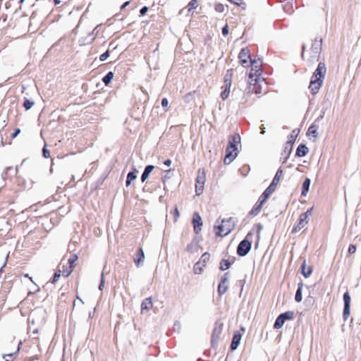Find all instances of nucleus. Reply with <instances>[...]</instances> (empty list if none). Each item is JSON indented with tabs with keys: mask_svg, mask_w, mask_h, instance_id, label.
<instances>
[{
	"mask_svg": "<svg viewBox=\"0 0 361 361\" xmlns=\"http://www.w3.org/2000/svg\"><path fill=\"white\" fill-rule=\"evenodd\" d=\"M240 142V136L238 133H235L228 139V145H231L233 149H237V145Z\"/></svg>",
	"mask_w": 361,
	"mask_h": 361,
	"instance_id": "18",
	"label": "nucleus"
},
{
	"mask_svg": "<svg viewBox=\"0 0 361 361\" xmlns=\"http://www.w3.org/2000/svg\"><path fill=\"white\" fill-rule=\"evenodd\" d=\"M356 250H357L356 246L355 245L351 244L348 247V252L349 254H353L356 252Z\"/></svg>",
	"mask_w": 361,
	"mask_h": 361,
	"instance_id": "44",
	"label": "nucleus"
},
{
	"mask_svg": "<svg viewBox=\"0 0 361 361\" xmlns=\"http://www.w3.org/2000/svg\"><path fill=\"white\" fill-rule=\"evenodd\" d=\"M255 226L257 228V235H258V237H259V233H260L261 231L263 228V226L261 224L259 223V224H256Z\"/></svg>",
	"mask_w": 361,
	"mask_h": 361,
	"instance_id": "49",
	"label": "nucleus"
},
{
	"mask_svg": "<svg viewBox=\"0 0 361 361\" xmlns=\"http://www.w3.org/2000/svg\"><path fill=\"white\" fill-rule=\"evenodd\" d=\"M241 334L239 332H236L232 338L231 343L230 345L231 350H235L238 347L240 340H241Z\"/></svg>",
	"mask_w": 361,
	"mask_h": 361,
	"instance_id": "17",
	"label": "nucleus"
},
{
	"mask_svg": "<svg viewBox=\"0 0 361 361\" xmlns=\"http://www.w3.org/2000/svg\"><path fill=\"white\" fill-rule=\"evenodd\" d=\"M229 92H230V91H228V90H224L221 92V99H222L223 100L226 99L228 97V96H229Z\"/></svg>",
	"mask_w": 361,
	"mask_h": 361,
	"instance_id": "43",
	"label": "nucleus"
},
{
	"mask_svg": "<svg viewBox=\"0 0 361 361\" xmlns=\"http://www.w3.org/2000/svg\"><path fill=\"white\" fill-rule=\"evenodd\" d=\"M289 156H287L286 155V157L284 158H283V161H282V163L284 164L285 162H286Z\"/></svg>",
	"mask_w": 361,
	"mask_h": 361,
	"instance_id": "61",
	"label": "nucleus"
},
{
	"mask_svg": "<svg viewBox=\"0 0 361 361\" xmlns=\"http://www.w3.org/2000/svg\"><path fill=\"white\" fill-rule=\"evenodd\" d=\"M260 129H261L260 134L264 135L265 133V127L264 126V125H262L260 126Z\"/></svg>",
	"mask_w": 361,
	"mask_h": 361,
	"instance_id": "56",
	"label": "nucleus"
},
{
	"mask_svg": "<svg viewBox=\"0 0 361 361\" xmlns=\"http://www.w3.org/2000/svg\"><path fill=\"white\" fill-rule=\"evenodd\" d=\"M312 211V208H310V209H307L305 212L302 213V214H305V218L307 219L308 216L310 215H311Z\"/></svg>",
	"mask_w": 361,
	"mask_h": 361,
	"instance_id": "51",
	"label": "nucleus"
},
{
	"mask_svg": "<svg viewBox=\"0 0 361 361\" xmlns=\"http://www.w3.org/2000/svg\"><path fill=\"white\" fill-rule=\"evenodd\" d=\"M129 4H130V1H126L121 6V10L122 11V10L125 9Z\"/></svg>",
	"mask_w": 361,
	"mask_h": 361,
	"instance_id": "53",
	"label": "nucleus"
},
{
	"mask_svg": "<svg viewBox=\"0 0 361 361\" xmlns=\"http://www.w3.org/2000/svg\"><path fill=\"white\" fill-rule=\"evenodd\" d=\"M34 104V102L25 98L23 106L25 109V110H29L33 106Z\"/></svg>",
	"mask_w": 361,
	"mask_h": 361,
	"instance_id": "36",
	"label": "nucleus"
},
{
	"mask_svg": "<svg viewBox=\"0 0 361 361\" xmlns=\"http://www.w3.org/2000/svg\"><path fill=\"white\" fill-rule=\"evenodd\" d=\"M165 172H166L165 176L162 177V180H163L164 182H165L166 179H168V178H171V176H170L171 170H167V171H166Z\"/></svg>",
	"mask_w": 361,
	"mask_h": 361,
	"instance_id": "48",
	"label": "nucleus"
},
{
	"mask_svg": "<svg viewBox=\"0 0 361 361\" xmlns=\"http://www.w3.org/2000/svg\"><path fill=\"white\" fill-rule=\"evenodd\" d=\"M231 87V85L225 84V89L224 90L230 91Z\"/></svg>",
	"mask_w": 361,
	"mask_h": 361,
	"instance_id": "60",
	"label": "nucleus"
},
{
	"mask_svg": "<svg viewBox=\"0 0 361 361\" xmlns=\"http://www.w3.org/2000/svg\"><path fill=\"white\" fill-rule=\"evenodd\" d=\"M282 173H283V170L281 169V168H279L277 170L271 184L263 192V193L261 195H262L267 200L270 197V195L274 192L276 187L278 185L279 180L282 176Z\"/></svg>",
	"mask_w": 361,
	"mask_h": 361,
	"instance_id": "4",
	"label": "nucleus"
},
{
	"mask_svg": "<svg viewBox=\"0 0 361 361\" xmlns=\"http://www.w3.org/2000/svg\"><path fill=\"white\" fill-rule=\"evenodd\" d=\"M326 67L324 63L319 62L316 70L313 73L309 85V89L312 94H317L321 88L326 75Z\"/></svg>",
	"mask_w": 361,
	"mask_h": 361,
	"instance_id": "1",
	"label": "nucleus"
},
{
	"mask_svg": "<svg viewBox=\"0 0 361 361\" xmlns=\"http://www.w3.org/2000/svg\"><path fill=\"white\" fill-rule=\"evenodd\" d=\"M147 11H148V7L147 6H143L140 10V16H144V15H145L147 13Z\"/></svg>",
	"mask_w": 361,
	"mask_h": 361,
	"instance_id": "47",
	"label": "nucleus"
},
{
	"mask_svg": "<svg viewBox=\"0 0 361 361\" xmlns=\"http://www.w3.org/2000/svg\"><path fill=\"white\" fill-rule=\"evenodd\" d=\"M317 129L318 126H317L314 123H312L308 128L307 135L308 136L312 135L314 138L317 137L318 133H317Z\"/></svg>",
	"mask_w": 361,
	"mask_h": 361,
	"instance_id": "26",
	"label": "nucleus"
},
{
	"mask_svg": "<svg viewBox=\"0 0 361 361\" xmlns=\"http://www.w3.org/2000/svg\"><path fill=\"white\" fill-rule=\"evenodd\" d=\"M114 78V73L112 71L108 72L103 78L102 82L105 85H108Z\"/></svg>",
	"mask_w": 361,
	"mask_h": 361,
	"instance_id": "31",
	"label": "nucleus"
},
{
	"mask_svg": "<svg viewBox=\"0 0 361 361\" xmlns=\"http://www.w3.org/2000/svg\"><path fill=\"white\" fill-rule=\"evenodd\" d=\"M228 26L227 24H226L223 27H222V35L224 36H226L228 34Z\"/></svg>",
	"mask_w": 361,
	"mask_h": 361,
	"instance_id": "46",
	"label": "nucleus"
},
{
	"mask_svg": "<svg viewBox=\"0 0 361 361\" xmlns=\"http://www.w3.org/2000/svg\"><path fill=\"white\" fill-rule=\"evenodd\" d=\"M228 288V286H226V284L219 283V286H218V289H217L219 295L220 296L223 295L227 291Z\"/></svg>",
	"mask_w": 361,
	"mask_h": 361,
	"instance_id": "34",
	"label": "nucleus"
},
{
	"mask_svg": "<svg viewBox=\"0 0 361 361\" xmlns=\"http://www.w3.org/2000/svg\"><path fill=\"white\" fill-rule=\"evenodd\" d=\"M293 144H294V141H292V140L287 141L285 144L283 153H282V155L286 154L287 156H289L290 154L291 153Z\"/></svg>",
	"mask_w": 361,
	"mask_h": 361,
	"instance_id": "27",
	"label": "nucleus"
},
{
	"mask_svg": "<svg viewBox=\"0 0 361 361\" xmlns=\"http://www.w3.org/2000/svg\"><path fill=\"white\" fill-rule=\"evenodd\" d=\"M197 0H191L188 5V11H190L192 9H194L197 6Z\"/></svg>",
	"mask_w": 361,
	"mask_h": 361,
	"instance_id": "41",
	"label": "nucleus"
},
{
	"mask_svg": "<svg viewBox=\"0 0 361 361\" xmlns=\"http://www.w3.org/2000/svg\"><path fill=\"white\" fill-rule=\"evenodd\" d=\"M249 49L247 48H243L241 49L238 54V58L240 59V63L243 67H246L247 66L248 61L247 59H250V55L249 54Z\"/></svg>",
	"mask_w": 361,
	"mask_h": 361,
	"instance_id": "14",
	"label": "nucleus"
},
{
	"mask_svg": "<svg viewBox=\"0 0 361 361\" xmlns=\"http://www.w3.org/2000/svg\"><path fill=\"white\" fill-rule=\"evenodd\" d=\"M13 356V354L11 353V354H7V355H5L3 356L4 358H6V357H8V359H10V358H12Z\"/></svg>",
	"mask_w": 361,
	"mask_h": 361,
	"instance_id": "58",
	"label": "nucleus"
},
{
	"mask_svg": "<svg viewBox=\"0 0 361 361\" xmlns=\"http://www.w3.org/2000/svg\"><path fill=\"white\" fill-rule=\"evenodd\" d=\"M197 245L196 243L192 241V242L190 243L189 244H188V245L186 247L187 252H190V253H194V252H197Z\"/></svg>",
	"mask_w": 361,
	"mask_h": 361,
	"instance_id": "33",
	"label": "nucleus"
},
{
	"mask_svg": "<svg viewBox=\"0 0 361 361\" xmlns=\"http://www.w3.org/2000/svg\"><path fill=\"white\" fill-rule=\"evenodd\" d=\"M205 180L206 176L204 169H199L195 183V192L197 195H200L202 193Z\"/></svg>",
	"mask_w": 361,
	"mask_h": 361,
	"instance_id": "5",
	"label": "nucleus"
},
{
	"mask_svg": "<svg viewBox=\"0 0 361 361\" xmlns=\"http://www.w3.org/2000/svg\"><path fill=\"white\" fill-rule=\"evenodd\" d=\"M302 274L305 277L308 278L312 273V267L309 266L306 268V261L304 260L301 265Z\"/></svg>",
	"mask_w": 361,
	"mask_h": 361,
	"instance_id": "23",
	"label": "nucleus"
},
{
	"mask_svg": "<svg viewBox=\"0 0 361 361\" xmlns=\"http://www.w3.org/2000/svg\"><path fill=\"white\" fill-rule=\"evenodd\" d=\"M308 223V220L305 218V214H300L299 217V221L297 225H295L292 230V233H297L300 229L304 228Z\"/></svg>",
	"mask_w": 361,
	"mask_h": 361,
	"instance_id": "15",
	"label": "nucleus"
},
{
	"mask_svg": "<svg viewBox=\"0 0 361 361\" xmlns=\"http://www.w3.org/2000/svg\"><path fill=\"white\" fill-rule=\"evenodd\" d=\"M253 235L252 231H250L245 239L241 240L237 247V254L240 257H244L247 255L252 247L251 239Z\"/></svg>",
	"mask_w": 361,
	"mask_h": 361,
	"instance_id": "3",
	"label": "nucleus"
},
{
	"mask_svg": "<svg viewBox=\"0 0 361 361\" xmlns=\"http://www.w3.org/2000/svg\"><path fill=\"white\" fill-rule=\"evenodd\" d=\"M250 63H251V72L249 73V78H252L254 76L259 77L261 75L262 70V62L261 59H250Z\"/></svg>",
	"mask_w": 361,
	"mask_h": 361,
	"instance_id": "7",
	"label": "nucleus"
},
{
	"mask_svg": "<svg viewBox=\"0 0 361 361\" xmlns=\"http://www.w3.org/2000/svg\"><path fill=\"white\" fill-rule=\"evenodd\" d=\"M214 9L218 13H223L224 11V6L222 4H216Z\"/></svg>",
	"mask_w": 361,
	"mask_h": 361,
	"instance_id": "38",
	"label": "nucleus"
},
{
	"mask_svg": "<svg viewBox=\"0 0 361 361\" xmlns=\"http://www.w3.org/2000/svg\"><path fill=\"white\" fill-rule=\"evenodd\" d=\"M152 307V301L151 298H145L141 304L142 312L144 310L149 311Z\"/></svg>",
	"mask_w": 361,
	"mask_h": 361,
	"instance_id": "25",
	"label": "nucleus"
},
{
	"mask_svg": "<svg viewBox=\"0 0 361 361\" xmlns=\"http://www.w3.org/2000/svg\"><path fill=\"white\" fill-rule=\"evenodd\" d=\"M104 287V273H102V274H101V280H100V283H99V289L100 290H102Z\"/></svg>",
	"mask_w": 361,
	"mask_h": 361,
	"instance_id": "42",
	"label": "nucleus"
},
{
	"mask_svg": "<svg viewBox=\"0 0 361 361\" xmlns=\"http://www.w3.org/2000/svg\"><path fill=\"white\" fill-rule=\"evenodd\" d=\"M54 4L58 5L61 3V0H54Z\"/></svg>",
	"mask_w": 361,
	"mask_h": 361,
	"instance_id": "63",
	"label": "nucleus"
},
{
	"mask_svg": "<svg viewBox=\"0 0 361 361\" xmlns=\"http://www.w3.org/2000/svg\"><path fill=\"white\" fill-rule=\"evenodd\" d=\"M309 149L304 144H300L298 145L296 149L295 156L298 157H302L307 155Z\"/></svg>",
	"mask_w": 361,
	"mask_h": 361,
	"instance_id": "19",
	"label": "nucleus"
},
{
	"mask_svg": "<svg viewBox=\"0 0 361 361\" xmlns=\"http://www.w3.org/2000/svg\"><path fill=\"white\" fill-rule=\"evenodd\" d=\"M229 272L225 273L221 278L220 282L221 283L226 284L228 281Z\"/></svg>",
	"mask_w": 361,
	"mask_h": 361,
	"instance_id": "39",
	"label": "nucleus"
},
{
	"mask_svg": "<svg viewBox=\"0 0 361 361\" xmlns=\"http://www.w3.org/2000/svg\"><path fill=\"white\" fill-rule=\"evenodd\" d=\"M235 258L233 259L232 262L228 261V259H223L220 262L219 269L221 271H225L230 268L231 264L234 262Z\"/></svg>",
	"mask_w": 361,
	"mask_h": 361,
	"instance_id": "28",
	"label": "nucleus"
},
{
	"mask_svg": "<svg viewBox=\"0 0 361 361\" xmlns=\"http://www.w3.org/2000/svg\"><path fill=\"white\" fill-rule=\"evenodd\" d=\"M164 165L169 166L171 164V160L169 159H167L166 160L164 161Z\"/></svg>",
	"mask_w": 361,
	"mask_h": 361,
	"instance_id": "55",
	"label": "nucleus"
},
{
	"mask_svg": "<svg viewBox=\"0 0 361 361\" xmlns=\"http://www.w3.org/2000/svg\"><path fill=\"white\" fill-rule=\"evenodd\" d=\"M20 133V129H19V128H16V129L15 130V131L13 133V134H12L11 137H12L13 138H14V137H16V136H18V134H19Z\"/></svg>",
	"mask_w": 361,
	"mask_h": 361,
	"instance_id": "52",
	"label": "nucleus"
},
{
	"mask_svg": "<svg viewBox=\"0 0 361 361\" xmlns=\"http://www.w3.org/2000/svg\"><path fill=\"white\" fill-rule=\"evenodd\" d=\"M236 222V219L233 217L222 219L221 225L215 226V228L218 230L216 234L221 237L227 235L233 230Z\"/></svg>",
	"mask_w": 361,
	"mask_h": 361,
	"instance_id": "2",
	"label": "nucleus"
},
{
	"mask_svg": "<svg viewBox=\"0 0 361 361\" xmlns=\"http://www.w3.org/2000/svg\"><path fill=\"white\" fill-rule=\"evenodd\" d=\"M209 259H210V254L206 252L202 255L198 262L200 264H202V267H206V264L209 262Z\"/></svg>",
	"mask_w": 361,
	"mask_h": 361,
	"instance_id": "30",
	"label": "nucleus"
},
{
	"mask_svg": "<svg viewBox=\"0 0 361 361\" xmlns=\"http://www.w3.org/2000/svg\"><path fill=\"white\" fill-rule=\"evenodd\" d=\"M13 356V354L11 353V354H7V355H5L3 356L4 358H6V357H8V359H10V358H12Z\"/></svg>",
	"mask_w": 361,
	"mask_h": 361,
	"instance_id": "57",
	"label": "nucleus"
},
{
	"mask_svg": "<svg viewBox=\"0 0 361 361\" xmlns=\"http://www.w3.org/2000/svg\"><path fill=\"white\" fill-rule=\"evenodd\" d=\"M302 52L301 56H302V58H303L304 51H305V45H302Z\"/></svg>",
	"mask_w": 361,
	"mask_h": 361,
	"instance_id": "64",
	"label": "nucleus"
},
{
	"mask_svg": "<svg viewBox=\"0 0 361 361\" xmlns=\"http://www.w3.org/2000/svg\"><path fill=\"white\" fill-rule=\"evenodd\" d=\"M169 102L166 98H163L161 100V106L164 108L168 106Z\"/></svg>",
	"mask_w": 361,
	"mask_h": 361,
	"instance_id": "50",
	"label": "nucleus"
},
{
	"mask_svg": "<svg viewBox=\"0 0 361 361\" xmlns=\"http://www.w3.org/2000/svg\"><path fill=\"white\" fill-rule=\"evenodd\" d=\"M110 52H111L110 50L107 49L104 53H103L102 54L100 55L99 60L101 61H106L110 56Z\"/></svg>",
	"mask_w": 361,
	"mask_h": 361,
	"instance_id": "37",
	"label": "nucleus"
},
{
	"mask_svg": "<svg viewBox=\"0 0 361 361\" xmlns=\"http://www.w3.org/2000/svg\"><path fill=\"white\" fill-rule=\"evenodd\" d=\"M49 151L47 149L46 146H44L42 149V155L44 158H48L49 157Z\"/></svg>",
	"mask_w": 361,
	"mask_h": 361,
	"instance_id": "45",
	"label": "nucleus"
},
{
	"mask_svg": "<svg viewBox=\"0 0 361 361\" xmlns=\"http://www.w3.org/2000/svg\"><path fill=\"white\" fill-rule=\"evenodd\" d=\"M137 173H138V171L135 167H133V171H130L128 173L126 180V185L127 187H128L130 185V183L133 180H134L137 178Z\"/></svg>",
	"mask_w": 361,
	"mask_h": 361,
	"instance_id": "21",
	"label": "nucleus"
},
{
	"mask_svg": "<svg viewBox=\"0 0 361 361\" xmlns=\"http://www.w3.org/2000/svg\"><path fill=\"white\" fill-rule=\"evenodd\" d=\"M117 47L116 45L114 44V42H111L109 43V49L110 50V49L111 48L113 50L115 49Z\"/></svg>",
	"mask_w": 361,
	"mask_h": 361,
	"instance_id": "54",
	"label": "nucleus"
},
{
	"mask_svg": "<svg viewBox=\"0 0 361 361\" xmlns=\"http://www.w3.org/2000/svg\"><path fill=\"white\" fill-rule=\"evenodd\" d=\"M311 180L309 178H306L302 183L301 195L305 197L309 192Z\"/></svg>",
	"mask_w": 361,
	"mask_h": 361,
	"instance_id": "24",
	"label": "nucleus"
},
{
	"mask_svg": "<svg viewBox=\"0 0 361 361\" xmlns=\"http://www.w3.org/2000/svg\"><path fill=\"white\" fill-rule=\"evenodd\" d=\"M192 224L194 228V232L198 234L202 230V221L200 215L197 212L193 214Z\"/></svg>",
	"mask_w": 361,
	"mask_h": 361,
	"instance_id": "13",
	"label": "nucleus"
},
{
	"mask_svg": "<svg viewBox=\"0 0 361 361\" xmlns=\"http://www.w3.org/2000/svg\"><path fill=\"white\" fill-rule=\"evenodd\" d=\"M293 317L294 312L293 311H287L280 314L275 320L274 328L276 329L281 328L286 320L292 319Z\"/></svg>",
	"mask_w": 361,
	"mask_h": 361,
	"instance_id": "6",
	"label": "nucleus"
},
{
	"mask_svg": "<svg viewBox=\"0 0 361 361\" xmlns=\"http://www.w3.org/2000/svg\"><path fill=\"white\" fill-rule=\"evenodd\" d=\"M223 329V324L219 322L215 323V326L214 328L212 335V340H211V344L212 346L214 348H216L218 345V341L220 338V336L222 332Z\"/></svg>",
	"mask_w": 361,
	"mask_h": 361,
	"instance_id": "8",
	"label": "nucleus"
},
{
	"mask_svg": "<svg viewBox=\"0 0 361 361\" xmlns=\"http://www.w3.org/2000/svg\"><path fill=\"white\" fill-rule=\"evenodd\" d=\"M154 168V166L153 165H147L145 166L140 178L141 181L142 183H144L148 178L150 173L152 171Z\"/></svg>",
	"mask_w": 361,
	"mask_h": 361,
	"instance_id": "22",
	"label": "nucleus"
},
{
	"mask_svg": "<svg viewBox=\"0 0 361 361\" xmlns=\"http://www.w3.org/2000/svg\"><path fill=\"white\" fill-rule=\"evenodd\" d=\"M324 113H323L322 115H320L315 121L319 120V119H322L324 118Z\"/></svg>",
	"mask_w": 361,
	"mask_h": 361,
	"instance_id": "62",
	"label": "nucleus"
},
{
	"mask_svg": "<svg viewBox=\"0 0 361 361\" xmlns=\"http://www.w3.org/2000/svg\"><path fill=\"white\" fill-rule=\"evenodd\" d=\"M61 275V271L60 270L56 271L54 273V274L53 278H52L51 283H56L59 280V279L60 278Z\"/></svg>",
	"mask_w": 361,
	"mask_h": 361,
	"instance_id": "40",
	"label": "nucleus"
},
{
	"mask_svg": "<svg viewBox=\"0 0 361 361\" xmlns=\"http://www.w3.org/2000/svg\"><path fill=\"white\" fill-rule=\"evenodd\" d=\"M302 286H303L302 283H299L298 285V288H297L295 295V300L297 302H301V300L302 299Z\"/></svg>",
	"mask_w": 361,
	"mask_h": 361,
	"instance_id": "29",
	"label": "nucleus"
},
{
	"mask_svg": "<svg viewBox=\"0 0 361 361\" xmlns=\"http://www.w3.org/2000/svg\"><path fill=\"white\" fill-rule=\"evenodd\" d=\"M144 259H145V253H144L143 249L142 247H140L137 250V251L135 254V256L134 257V262H135V265L137 267H139L140 264L144 262Z\"/></svg>",
	"mask_w": 361,
	"mask_h": 361,
	"instance_id": "16",
	"label": "nucleus"
},
{
	"mask_svg": "<svg viewBox=\"0 0 361 361\" xmlns=\"http://www.w3.org/2000/svg\"><path fill=\"white\" fill-rule=\"evenodd\" d=\"M322 46V39L320 37H316L311 46V54L312 58H318Z\"/></svg>",
	"mask_w": 361,
	"mask_h": 361,
	"instance_id": "10",
	"label": "nucleus"
},
{
	"mask_svg": "<svg viewBox=\"0 0 361 361\" xmlns=\"http://www.w3.org/2000/svg\"><path fill=\"white\" fill-rule=\"evenodd\" d=\"M238 155L237 149H233L231 145H227L226 155L224 157V164H229Z\"/></svg>",
	"mask_w": 361,
	"mask_h": 361,
	"instance_id": "11",
	"label": "nucleus"
},
{
	"mask_svg": "<svg viewBox=\"0 0 361 361\" xmlns=\"http://www.w3.org/2000/svg\"><path fill=\"white\" fill-rule=\"evenodd\" d=\"M232 77H233V70L232 69L227 70V71L225 74V76H224V83L231 85Z\"/></svg>",
	"mask_w": 361,
	"mask_h": 361,
	"instance_id": "32",
	"label": "nucleus"
},
{
	"mask_svg": "<svg viewBox=\"0 0 361 361\" xmlns=\"http://www.w3.org/2000/svg\"><path fill=\"white\" fill-rule=\"evenodd\" d=\"M204 267H202V264H200L198 262H196L194 265V273L195 274H200L203 271V269Z\"/></svg>",
	"mask_w": 361,
	"mask_h": 361,
	"instance_id": "35",
	"label": "nucleus"
},
{
	"mask_svg": "<svg viewBox=\"0 0 361 361\" xmlns=\"http://www.w3.org/2000/svg\"><path fill=\"white\" fill-rule=\"evenodd\" d=\"M350 301L351 298L348 291L344 293L343 294V302H344V307H343V318L344 321H346L348 318L349 317L350 313Z\"/></svg>",
	"mask_w": 361,
	"mask_h": 361,
	"instance_id": "9",
	"label": "nucleus"
},
{
	"mask_svg": "<svg viewBox=\"0 0 361 361\" xmlns=\"http://www.w3.org/2000/svg\"><path fill=\"white\" fill-rule=\"evenodd\" d=\"M267 200L266 198H264L262 195H260V197L258 199V201L256 202V204L254 205L252 209L249 212V215H250V216L257 215L259 213V212L262 207V205Z\"/></svg>",
	"mask_w": 361,
	"mask_h": 361,
	"instance_id": "12",
	"label": "nucleus"
},
{
	"mask_svg": "<svg viewBox=\"0 0 361 361\" xmlns=\"http://www.w3.org/2000/svg\"><path fill=\"white\" fill-rule=\"evenodd\" d=\"M11 169H12L11 167H7V168L6 169L5 171L2 173V177H3L4 178H5V176H6V171H7L8 170Z\"/></svg>",
	"mask_w": 361,
	"mask_h": 361,
	"instance_id": "59",
	"label": "nucleus"
},
{
	"mask_svg": "<svg viewBox=\"0 0 361 361\" xmlns=\"http://www.w3.org/2000/svg\"><path fill=\"white\" fill-rule=\"evenodd\" d=\"M78 259V257L76 254H73L71 255V257L68 259V262L70 264L69 270L67 271L63 272V275L65 277H68L73 271V265L75 262V261Z\"/></svg>",
	"mask_w": 361,
	"mask_h": 361,
	"instance_id": "20",
	"label": "nucleus"
}]
</instances>
